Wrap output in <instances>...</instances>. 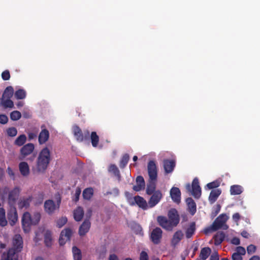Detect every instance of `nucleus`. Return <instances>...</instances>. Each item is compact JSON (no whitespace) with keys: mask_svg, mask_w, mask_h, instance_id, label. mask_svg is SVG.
<instances>
[{"mask_svg":"<svg viewBox=\"0 0 260 260\" xmlns=\"http://www.w3.org/2000/svg\"><path fill=\"white\" fill-rule=\"evenodd\" d=\"M147 169L149 180L146 191L147 194L151 195L156 191V180L157 177V171L155 161L153 160L149 161L148 164Z\"/></svg>","mask_w":260,"mask_h":260,"instance_id":"nucleus-1","label":"nucleus"},{"mask_svg":"<svg viewBox=\"0 0 260 260\" xmlns=\"http://www.w3.org/2000/svg\"><path fill=\"white\" fill-rule=\"evenodd\" d=\"M51 160V151L48 147H45L41 150L37 158V171L40 172H44L47 169Z\"/></svg>","mask_w":260,"mask_h":260,"instance_id":"nucleus-2","label":"nucleus"},{"mask_svg":"<svg viewBox=\"0 0 260 260\" xmlns=\"http://www.w3.org/2000/svg\"><path fill=\"white\" fill-rule=\"evenodd\" d=\"M41 218V214L39 212H35L32 216L28 212H25L22 218V225L25 233H28L30 229L31 224H37Z\"/></svg>","mask_w":260,"mask_h":260,"instance_id":"nucleus-3","label":"nucleus"},{"mask_svg":"<svg viewBox=\"0 0 260 260\" xmlns=\"http://www.w3.org/2000/svg\"><path fill=\"white\" fill-rule=\"evenodd\" d=\"M229 217L225 214H221L218 216L213 222V226H215L217 230L222 229L226 230L229 228L228 225L226 224Z\"/></svg>","mask_w":260,"mask_h":260,"instance_id":"nucleus-4","label":"nucleus"},{"mask_svg":"<svg viewBox=\"0 0 260 260\" xmlns=\"http://www.w3.org/2000/svg\"><path fill=\"white\" fill-rule=\"evenodd\" d=\"M129 202L131 205L136 204L140 208L144 210H146L149 207L148 203L147 204L144 199L139 196H137L134 197L133 199H129Z\"/></svg>","mask_w":260,"mask_h":260,"instance_id":"nucleus-5","label":"nucleus"},{"mask_svg":"<svg viewBox=\"0 0 260 260\" xmlns=\"http://www.w3.org/2000/svg\"><path fill=\"white\" fill-rule=\"evenodd\" d=\"M162 198L161 192L157 190L152 194L149 200L148 201V206L149 208H153L156 205Z\"/></svg>","mask_w":260,"mask_h":260,"instance_id":"nucleus-6","label":"nucleus"},{"mask_svg":"<svg viewBox=\"0 0 260 260\" xmlns=\"http://www.w3.org/2000/svg\"><path fill=\"white\" fill-rule=\"evenodd\" d=\"M157 221L162 228L168 231L172 230L173 227L176 226L173 224L171 221L169 219H167L166 217L161 216H158L157 217Z\"/></svg>","mask_w":260,"mask_h":260,"instance_id":"nucleus-7","label":"nucleus"},{"mask_svg":"<svg viewBox=\"0 0 260 260\" xmlns=\"http://www.w3.org/2000/svg\"><path fill=\"white\" fill-rule=\"evenodd\" d=\"M13 247L10 249H14L16 251V254L18 256L17 253L21 251L23 247V241L20 235H15L13 239Z\"/></svg>","mask_w":260,"mask_h":260,"instance_id":"nucleus-8","label":"nucleus"},{"mask_svg":"<svg viewBox=\"0 0 260 260\" xmlns=\"http://www.w3.org/2000/svg\"><path fill=\"white\" fill-rule=\"evenodd\" d=\"M60 202V201L59 200L58 203L55 204L52 200H49L46 201L44 204L45 211L49 214H52L55 210L59 208Z\"/></svg>","mask_w":260,"mask_h":260,"instance_id":"nucleus-9","label":"nucleus"},{"mask_svg":"<svg viewBox=\"0 0 260 260\" xmlns=\"http://www.w3.org/2000/svg\"><path fill=\"white\" fill-rule=\"evenodd\" d=\"M192 195L197 199H199L201 196V188L199 185V181L197 178L193 180L191 185Z\"/></svg>","mask_w":260,"mask_h":260,"instance_id":"nucleus-10","label":"nucleus"},{"mask_svg":"<svg viewBox=\"0 0 260 260\" xmlns=\"http://www.w3.org/2000/svg\"><path fill=\"white\" fill-rule=\"evenodd\" d=\"M72 232L70 229H66L60 234L59 242L60 245H63L66 242L69 240L72 235Z\"/></svg>","mask_w":260,"mask_h":260,"instance_id":"nucleus-11","label":"nucleus"},{"mask_svg":"<svg viewBox=\"0 0 260 260\" xmlns=\"http://www.w3.org/2000/svg\"><path fill=\"white\" fill-rule=\"evenodd\" d=\"M162 237V231L159 228H156L151 232V239L153 243L158 244Z\"/></svg>","mask_w":260,"mask_h":260,"instance_id":"nucleus-12","label":"nucleus"},{"mask_svg":"<svg viewBox=\"0 0 260 260\" xmlns=\"http://www.w3.org/2000/svg\"><path fill=\"white\" fill-rule=\"evenodd\" d=\"M246 253L245 249L242 246H238L235 249V252L232 255V260H243L242 256Z\"/></svg>","mask_w":260,"mask_h":260,"instance_id":"nucleus-13","label":"nucleus"},{"mask_svg":"<svg viewBox=\"0 0 260 260\" xmlns=\"http://www.w3.org/2000/svg\"><path fill=\"white\" fill-rule=\"evenodd\" d=\"M20 193V189L18 187H15L12 190L9 194L8 202L11 206L15 204L16 199Z\"/></svg>","mask_w":260,"mask_h":260,"instance_id":"nucleus-14","label":"nucleus"},{"mask_svg":"<svg viewBox=\"0 0 260 260\" xmlns=\"http://www.w3.org/2000/svg\"><path fill=\"white\" fill-rule=\"evenodd\" d=\"M170 196L172 200L176 203L179 204L181 200V191L178 187H173L170 190Z\"/></svg>","mask_w":260,"mask_h":260,"instance_id":"nucleus-15","label":"nucleus"},{"mask_svg":"<svg viewBox=\"0 0 260 260\" xmlns=\"http://www.w3.org/2000/svg\"><path fill=\"white\" fill-rule=\"evenodd\" d=\"M176 162L173 159H165L164 160V168L166 174L172 173L175 167Z\"/></svg>","mask_w":260,"mask_h":260,"instance_id":"nucleus-16","label":"nucleus"},{"mask_svg":"<svg viewBox=\"0 0 260 260\" xmlns=\"http://www.w3.org/2000/svg\"><path fill=\"white\" fill-rule=\"evenodd\" d=\"M169 219L174 225L176 226L179 222V217L177 211L175 209H171L168 212Z\"/></svg>","mask_w":260,"mask_h":260,"instance_id":"nucleus-17","label":"nucleus"},{"mask_svg":"<svg viewBox=\"0 0 260 260\" xmlns=\"http://www.w3.org/2000/svg\"><path fill=\"white\" fill-rule=\"evenodd\" d=\"M8 218L11 225H14L18 220V215L15 208H11L8 213Z\"/></svg>","mask_w":260,"mask_h":260,"instance_id":"nucleus-18","label":"nucleus"},{"mask_svg":"<svg viewBox=\"0 0 260 260\" xmlns=\"http://www.w3.org/2000/svg\"><path fill=\"white\" fill-rule=\"evenodd\" d=\"M73 132L74 135L75 137H76V139H77V140L78 141H80V142L83 141L84 140V138H86V137L89 135V132H87V135H85V137H84L81 129L79 128V126H76V125L73 126Z\"/></svg>","mask_w":260,"mask_h":260,"instance_id":"nucleus-19","label":"nucleus"},{"mask_svg":"<svg viewBox=\"0 0 260 260\" xmlns=\"http://www.w3.org/2000/svg\"><path fill=\"white\" fill-rule=\"evenodd\" d=\"M35 148L34 145L32 143H28L23 146L21 149V154L23 157L30 154Z\"/></svg>","mask_w":260,"mask_h":260,"instance_id":"nucleus-20","label":"nucleus"},{"mask_svg":"<svg viewBox=\"0 0 260 260\" xmlns=\"http://www.w3.org/2000/svg\"><path fill=\"white\" fill-rule=\"evenodd\" d=\"M2 260H18V256L14 249H9L6 253H4Z\"/></svg>","mask_w":260,"mask_h":260,"instance_id":"nucleus-21","label":"nucleus"},{"mask_svg":"<svg viewBox=\"0 0 260 260\" xmlns=\"http://www.w3.org/2000/svg\"><path fill=\"white\" fill-rule=\"evenodd\" d=\"M49 133L46 129H43L40 132L38 140L40 144L42 145L45 143L49 139Z\"/></svg>","mask_w":260,"mask_h":260,"instance_id":"nucleus-22","label":"nucleus"},{"mask_svg":"<svg viewBox=\"0 0 260 260\" xmlns=\"http://www.w3.org/2000/svg\"><path fill=\"white\" fill-rule=\"evenodd\" d=\"M186 202L187 205L189 213L192 215H194L197 211V207L196 203L193 199L191 198H188L186 200Z\"/></svg>","mask_w":260,"mask_h":260,"instance_id":"nucleus-23","label":"nucleus"},{"mask_svg":"<svg viewBox=\"0 0 260 260\" xmlns=\"http://www.w3.org/2000/svg\"><path fill=\"white\" fill-rule=\"evenodd\" d=\"M90 227V222L89 220H85L80 226L79 234L80 236L84 235L87 233Z\"/></svg>","mask_w":260,"mask_h":260,"instance_id":"nucleus-24","label":"nucleus"},{"mask_svg":"<svg viewBox=\"0 0 260 260\" xmlns=\"http://www.w3.org/2000/svg\"><path fill=\"white\" fill-rule=\"evenodd\" d=\"M19 169L21 174L27 176L29 174V168L27 162H21L19 165Z\"/></svg>","mask_w":260,"mask_h":260,"instance_id":"nucleus-25","label":"nucleus"},{"mask_svg":"<svg viewBox=\"0 0 260 260\" xmlns=\"http://www.w3.org/2000/svg\"><path fill=\"white\" fill-rule=\"evenodd\" d=\"M221 191L219 189H213L210 194L209 200L211 203H214L221 194Z\"/></svg>","mask_w":260,"mask_h":260,"instance_id":"nucleus-26","label":"nucleus"},{"mask_svg":"<svg viewBox=\"0 0 260 260\" xmlns=\"http://www.w3.org/2000/svg\"><path fill=\"white\" fill-rule=\"evenodd\" d=\"M211 253V249L209 247L203 248L200 253V258L201 260H206Z\"/></svg>","mask_w":260,"mask_h":260,"instance_id":"nucleus-27","label":"nucleus"},{"mask_svg":"<svg viewBox=\"0 0 260 260\" xmlns=\"http://www.w3.org/2000/svg\"><path fill=\"white\" fill-rule=\"evenodd\" d=\"M225 238V234L222 232H219L216 233V234L214 237V244L215 245H220Z\"/></svg>","mask_w":260,"mask_h":260,"instance_id":"nucleus-28","label":"nucleus"},{"mask_svg":"<svg viewBox=\"0 0 260 260\" xmlns=\"http://www.w3.org/2000/svg\"><path fill=\"white\" fill-rule=\"evenodd\" d=\"M243 191V187L239 185H233L230 187V193L231 195L240 194Z\"/></svg>","mask_w":260,"mask_h":260,"instance_id":"nucleus-29","label":"nucleus"},{"mask_svg":"<svg viewBox=\"0 0 260 260\" xmlns=\"http://www.w3.org/2000/svg\"><path fill=\"white\" fill-rule=\"evenodd\" d=\"M183 234L180 231H177L174 235L172 239V243L173 245H177L182 239Z\"/></svg>","mask_w":260,"mask_h":260,"instance_id":"nucleus-30","label":"nucleus"},{"mask_svg":"<svg viewBox=\"0 0 260 260\" xmlns=\"http://www.w3.org/2000/svg\"><path fill=\"white\" fill-rule=\"evenodd\" d=\"M83 214H84V211H83V209L81 207H79L76 210H74V219L76 221H79L81 220V219H82Z\"/></svg>","mask_w":260,"mask_h":260,"instance_id":"nucleus-31","label":"nucleus"},{"mask_svg":"<svg viewBox=\"0 0 260 260\" xmlns=\"http://www.w3.org/2000/svg\"><path fill=\"white\" fill-rule=\"evenodd\" d=\"M109 171L111 173H112L114 176L117 178L118 181H120L121 179V176L120 174V172L115 165H111L109 168Z\"/></svg>","mask_w":260,"mask_h":260,"instance_id":"nucleus-32","label":"nucleus"},{"mask_svg":"<svg viewBox=\"0 0 260 260\" xmlns=\"http://www.w3.org/2000/svg\"><path fill=\"white\" fill-rule=\"evenodd\" d=\"M7 223L5 210L3 208H0V225L3 227L5 226L7 224Z\"/></svg>","mask_w":260,"mask_h":260,"instance_id":"nucleus-33","label":"nucleus"},{"mask_svg":"<svg viewBox=\"0 0 260 260\" xmlns=\"http://www.w3.org/2000/svg\"><path fill=\"white\" fill-rule=\"evenodd\" d=\"M14 92L13 88L12 86L7 87L3 93V97L5 99H10Z\"/></svg>","mask_w":260,"mask_h":260,"instance_id":"nucleus-34","label":"nucleus"},{"mask_svg":"<svg viewBox=\"0 0 260 260\" xmlns=\"http://www.w3.org/2000/svg\"><path fill=\"white\" fill-rule=\"evenodd\" d=\"M196 230L195 223H192L190 224L189 228L186 231V237L187 238H190L194 234Z\"/></svg>","mask_w":260,"mask_h":260,"instance_id":"nucleus-35","label":"nucleus"},{"mask_svg":"<svg viewBox=\"0 0 260 260\" xmlns=\"http://www.w3.org/2000/svg\"><path fill=\"white\" fill-rule=\"evenodd\" d=\"M74 260H81V252L79 249L74 246L72 248Z\"/></svg>","mask_w":260,"mask_h":260,"instance_id":"nucleus-36","label":"nucleus"},{"mask_svg":"<svg viewBox=\"0 0 260 260\" xmlns=\"http://www.w3.org/2000/svg\"><path fill=\"white\" fill-rule=\"evenodd\" d=\"M44 241L47 246H50L52 242L51 233L49 231H47L44 236Z\"/></svg>","mask_w":260,"mask_h":260,"instance_id":"nucleus-37","label":"nucleus"},{"mask_svg":"<svg viewBox=\"0 0 260 260\" xmlns=\"http://www.w3.org/2000/svg\"><path fill=\"white\" fill-rule=\"evenodd\" d=\"M93 191L91 188L85 189L83 192V196L85 199H90L93 195Z\"/></svg>","mask_w":260,"mask_h":260,"instance_id":"nucleus-38","label":"nucleus"},{"mask_svg":"<svg viewBox=\"0 0 260 260\" xmlns=\"http://www.w3.org/2000/svg\"><path fill=\"white\" fill-rule=\"evenodd\" d=\"M91 140L92 145L94 147H96L99 143V138L94 132H92L91 134Z\"/></svg>","mask_w":260,"mask_h":260,"instance_id":"nucleus-39","label":"nucleus"},{"mask_svg":"<svg viewBox=\"0 0 260 260\" xmlns=\"http://www.w3.org/2000/svg\"><path fill=\"white\" fill-rule=\"evenodd\" d=\"M26 140V137L24 135H21L19 136L15 141L16 145L20 146L23 145Z\"/></svg>","mask_w":260,"mask_h":260,"instance_id":"nucleus-40","label":"nucleus"},{"mask_svg":"<svg viewBox=\"0 0 260 260\" xmlns=\"http://www.w3.org/2000/svg\"><path fill=\"white\" fill-rule=\"evenodd\" d=\"M129 159V156L128 154H124L120 160V165H119L120 167L121 168H124L127 164Z\"/></svg>","mask_w":260,"mask_h":260,"instance_id":"nucleus-41","label":"nucleus"},{"mask_svg":"<svg viewBox=\"0 0 260 260\" xmlns=\"http://www.w3.org/2000/svg\"><path fill=\"white\" fill-rule=\"evenodd\" d=\"M30 201V198H26V199H23V200H21L19 203L18 206L20 208H27L29 205V203Z\"/></svg>","mask_w":260,"mask_h":260,"instance_id":"nucleus-42","label":"nucleus"},{"mask_svg":"<svg viewBox=\"0 0 260 260\" xmlns=\"http://www.w3.org/2000/svg\"><path fill=\"white\" fill-rule=\"evenodd\" d=\"M15 96L17 99H23L26 96V92L23 89H19L16 91Z\"/></svg>","mask_w":260,"mask_h":260,"instance_id":"nucleus-43","label":"nucleus"},{"mask_svg":"<svg viewBox=\"0 0 260 260\" xmlns=\"http://www.w3.org/2000/svg\"><path fill=\"white\" fill-rule=\"evenodd\" d=\"M21 117V113L18 111H14L10 114V117L12 120H17L19 119Z\"/></svg>","mask_w":260,"mask_h":260,"instance_id":"nucleus-44","label":"nucleus"},{"mask_svg":"<svg viewBox=\"0 0 260 260\" xmlns=\"http://www.w3.org/2000/svg\"><path fill=\"white\" fill-rule=\"evenodd\" d=\"M220 182L218 180L214 181L212 182L209 183L207 184V187L209 189L218 187L220 185Z\"/></svg>","mask_w":260,"mask_h":260,"instance_id":"nucleus-45","label":"nucleus"},{"mask_svg":"<svg viewBox=\"0 0 260 260\" xmlns=\"http://www.w3.org/2000/svg\"><path fill=\"white\" fill-rule=\"evenodd\" d=\"M67 220L66 217H62L57 221V226L59 228H61L67 223Z\"/></svg>","mask_w":260,"mask_h":260,"instance_id":"nucleus-46","label":"nucleus"},{"mask_svg":"<svg viewBox=\"0 0 260 260\" xmlns=\"http://www.w3.org/2000/svg\"><path fill=\"white\" fill-rule=\"evenodd\" d=\"M13 102L10 99H5L3 103V107L5 108H12L13 107Z\"/></svg>","mask_w":260,"mask_h":260,"instance_id":"nucleus-47","label":"nucleus"},{"mask_svg":"<svg viewBox=\"0 0 260 260\" xmlns=\"http://www.w3.org/2000/svg\"><path fill=\"white\" fill-rule=\"evenodd\" d=\"M7 134L10 137H14L17 134V131L15 127H10L7 129Z\"/></svg>","mask_w":260,"mask_h":260,"instance_id":"nucleus-48","label":"nucleus"},{"mask_svg":"<svg viewBox=\"0 0 260 260\" xmlns=\"http://www.w3.org/2000/svg\"><path fill=\"white\" fill-rule=\"evenodd\" d=\"M217 231L216 229H215V226H213V223L212 224L204 229V232L205 234H208L210 233H211L214 231Z\"/></svg>","mask_w":260,"mask_h":260,"instance_id":"nucleus-49","label":"nucleus"},{"mask_svg":"<svg viewBox=\"0 0 260 260\" xmlns=\"http://www.w3.org/2000/svg\"><path fill=\"white\" fill-rule=\"evenodd\" d=\"M247 251L248 254H251L255 252L256 246L254 245L251 244L247 247Z\"/></svg>","mask_w":260,"mask_h":260,"instance_id":"nucleus-50","label":"nucleus"},{"mask_svg":"<svg viewBox=\"0 0 260 260\" xmlns=\"http://www.w3.org/2000/svg\"><path fill=\"white\" fill-rule=\"evenodd\" d=\"M2 78L4 80H8L10 78V72L8 70H5L2 74Z\"/></svg>","mask_w":260,"mask_h":260,"instance_id":"nucleus-51","label":"nucleus"},{"mask_svg":"<svg viewBox=\"0 0 260 260\" xmlns=\"http://www.w3.org/2000/svg\"><path fill=\"white\" fill-rule=\"evenodd\" d=\"M136 183L141 185L145 186V181L143 177L141 176H139L136 178Z\"/></svg>","mask_w":260,"mask_h":260,"instance_id":"nucleus-52","label":"nucleus"},{"mask_svg":"<svg viewBox=\"0 0 260 260\" xmlns=\"http://www.w3.org/2000/svg\"><path fill=\"white\" fill-rule=\"evenodd\" d=\"M8 120V117L4 114L0 115V123L2 124H6Z\"/></svg>","mask_w":260,"mask_h":260,"instance_id":"nucleus-53","label":"nucleus"},{"mask_svg":"<svg viewBox=\"0 0 260 260\" xmlns=\"http://www.w3.org/2000/svg\"><path fill=\"white\" fill-rule=\"evenodd\" d=\"M140 260H148V255L145 251H142L140 255Z\"/></svg>","mask_w":260,"mask_h":260,"instance_id":"nucleus-54","label":"nucleus"},{"mask_svg":"<svg viewBox=\"0 0 260 260\" xmlns=\"http://www.w3.org/2000/svg\"><path fill=\"white\" fill-rule=\"evenodd\" d=\"M144 188H145V186L141 185L138 184H137L136 185H134L133 186V189L136 191H139L142 189H144Z\"/></svg>","mask_w":260,"mask_h":260,"instance_id":"nucleus-55","label":"nucleus"},{"mask_svg":"<svg viewBox=\"0 0 260 260\" xmlns=\"http://www.w3.org/2000/svg\"><path fill=\"white\" fill-rule=\"evenodd\" d=\"M231 243L233 244H234V245H238L240 244V239L238 238L235 237V238H233L232 239Z\"/></svg>","mask_w":260,"mask_h":260,"instance_id":"nucleus-56","label":"nucleus"},{"mask_svg":"<svg viewBox=\"0 0 260 260\" xmlns=\"http://www.w3.org/2000/svg\"><path fill=\"white\" fill-rule=\"evenodd\" d=\"M81 189L80 188H77L76 189V192H75V200L76 202L78 201L79 197V196H80V194L81 193Z\"/></svg>","mask_w":260,"mask_h":260,"instance_id":"nucleus-57","label":"nucleus"},{"mask_svg":"<svg viewBox=\"0 0 260 260\" xmlns=\"http://www.w3.org/2000/svg\"><path fill=\"white\" fill-rule=\"evenodd\" d=\"M240 218V215L238 213H236L233 215V219L235 222H238Z\"/></svg>","mask_w":260,"mask_h":260,"instance_id":"nucleus-58","label":"nucleus"},{"mask_svg":"<svg viewBox=\"0 0 260 260\" xmlns=\"http://www.w3.org/2000/svg\"><path fill=\"white\" fill-rule=\"evenodd\" d=\"M210 260H219V256L217 253L213 254L211 255Z\"/></svg>","mask_w":260,"mask_h":260,"instance_id":"nucleus-59","label":"nucleus"},{"mask_svg":"<svg viewBox=\"0 0 260 260\" xmlns=\"http://www.w3.org/2000/svg\"><path fill=\"white\" fill-rule=\"evenodd\" d=\"M136 228H137V231H136V233L137 234H141V232H142V228L138 224H136Z\"/></svg>","mask_w":260,"mask_h":260,"instance_id":"nucleus-60","label":"nucleus"},{"mask_svg":"<svg viewBox=\"0 0 260 260\" xmlns=\"http://www.w3.org/2000/svg\"><path fill=\"white\" fill-rule=\"evenodd\" d=\"M109 260H118V258L115 254H113L110 255Z\"/></svg>","mask_w":260,"mask_h":260,"instance_id":"nucleus-61","label":"nucleus"},{"mask_svg":"<svg viewBox=\"0 0 260 260\" xmlns=\"http://www.w3.org/2000/svg\"><path fill=\"white\" fill-rule=\"evenodd\" d=\"M8 173L9 175L11 176H14V173L13 170L9 167L8 168Z\"/></svg>","mask_w":260,"mask_h":260,"instance_id":"nucleus-62","label":"nucleus"},{"mask_svg":"<svg viewBox=\"0 0 260 260\" xmlns=\"http://www.w3.org/2000/svg\"><path fill=\"white\" fill-rule=\"evenodd\" d=\"M249 260H260V257L257 255L252 256Z\"/></svg>","mask_w":260,"mask_h":260,"instance_id":"nucleus-63","label":"nucleus"},{"mask_svg":"<svg viewBox=\"0 0 260 260\" xmlns=\"http://www.w3.org/2000/svg\"><path fill=\"white\" fill-rule=\"evenodd\" d=\"M241 235L243 237L245 238H247L248 234L246 232H243L241 233Z\"/></svg>","mask_w":260,"mask_h":260,"instance_id":"nucleus-64","label":"nucleus"}]
</instances>
